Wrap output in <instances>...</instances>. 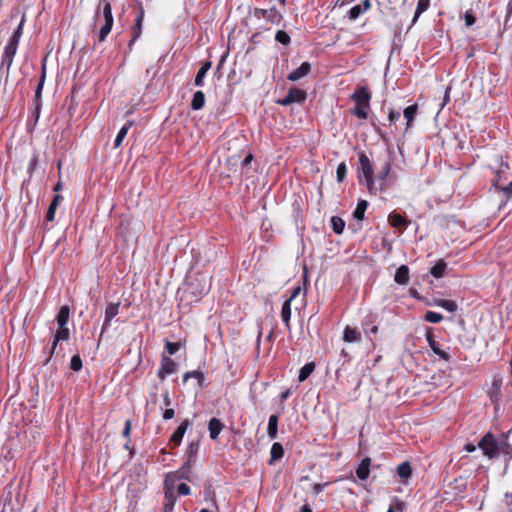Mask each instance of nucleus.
I'll use <instances>...</instances> for the list:
<instances>
[{
  "label": "nucleus",
  "mask_w": 512,
  "mask_h": 512,
  "mask_svg": "<svg viewBox=\"0 0 512 512\" xmlns=\"http://www.w3.org/2000/svg\"><path fill=\"white\" fill-rule=\"evenodd\" d=\"M94 24L100 25L98 34L99 42L105 41L114 24L111 3H105L102 10L100 7L97 8L94 15Z\"/></svg>",
  "instance_id": "1"
},
{
  "label": "nucleus",
  "mask_w": 512,
  "mask_h": 512,
  "mask_svg": "<svg viewBox=\"0 0 512 512\" xmlns=\"http://www.w3.org/2000/svg\"><path fill=\"white\" fill-rule=\"evenodd\" d=\"M359 164V171L361 172L365 179V185L367 190L369 191L370 194L376 195L378 191L382 190V185L377 186V183L374 179V169L372 162L370 161L368 156L363 152L359 154Z\"/></svg>",
  "instance_id": "2"
},
{
  "label": "nucleus",
  "mask_w": 512,
  "mask_h": 512,
  "mask_svg": "<svg viewBox=\"0 0 512 512\" xmlns=\"http://www.w3.org/2000/svg\"><path fill=\"white\" fill-rule=\"evenodd\" d=\"M187 286L191 294L202 296L211 288L210 277L206 274H198L194 277H190L188 278Z\"/></svg>",
  "instance_id": "3"
},
{
  "label": "nucleus",
  "mask_w": 512,
  "mask_h": 512,
  "mask_svg": "<svg viewBox=\"0 0 512 512\" xmlns=\"http://www.w3.org/2000/svg\"><path fill=\"white\" fill-rule=\"evenodd\" d=\"M478 447L488 458H494L499 454L498 438L491 433L484 435L478 443Z\"/></svg>",
  "instance_id": "4"
},
{
  "label": "nucleus",
  "mask_w": 512,
  "mask_h": 512,
  "mask_svg": "<svg viewBox=\"0 0 512 512\" xmlns=\"http://www.w3.org/2000/svg\"><path fill=\"white\" fill-rule=\"evenodd\" d=\"M306 92L296 87L288 90L287 95L283 99L276 101L277 104L282 106H289L292 103H302L306 100Z\"/></svg>",
  "instance_id": "5"
},
{
  "label": "nucleus",
  "mask_w": 512,
  "mask_h": 512,
  "mask_svg": "<svg viewBox=\"0 0 512 512\" xmlns=\"http://www.w3.org/2000/svg\"><path fill=\"white\" fill-rule=\"evenodd\" d=\"M425 336L431 350L441 359L448 362L450 360V356L447 352L441 349L440 344L435 339L432 327L426 328Z\"/></svg>",
  "instance_id": "6"
},
{
  "label": "nucleus",
  "mask_w": 512,
  "mask_h": 512,
  "mask_svg": "<svg viewBox=\"0 0 512 512\" xmlns=\"http://www.w3.org/2000/svg\"><path fill=\"white\" fill-rule=\"evenodd\" d=\"M177 371V364L170 357L163 355L161 358L160 368L158 370V377L164 380L167 375L173 374Z\"/></svg>",
  "instance_id": "7"
},
{
  "label": "nucleus",
  "mask_w": 512,
  "mask_h": 512,
  "mask_svg": "<svg viewBox=\"0 0 512 512\" xmlns=\"http://www.w3.org/2000/svg\"><path fill=\"white\" fill-rule=\"evenodd\" d=\"M351 99L355 104L370 106L371 93L366 86H360L355 89L354 93L351 95Z\"/></svg>",
  "instance_id": "8"
},
{
  "label": "nucleus",
  "mask_w": 512,
  "mask_h": 512,
  "mask_svg": "<svg viewBox=\"0 0 512 512\" xmlns=\"http://www.w3.org/2000/svg\"><path fill=\"white\" fill-rule=\"evenodd\" d=\"M255 16L258 18H264L272 24H279L282 20L281 13L275 8L255 9Z\"/></svg>",
  "instance_id": "9"
},
{
  "label": "nucleus",
  "mask_w": 512,
  "mask_h": 512,
  "mask_svg": "<svg viewBox=\"0 0 512 512\" xmlns=\"http://www.w3.org/2000/svg\"><path fill=\"white\" fill-rule=\"evenodd\" d=\"M190 425H191V422L188 419L183 420L181 422V424L177 427V429L171 435L169 443L171 445H173L174 447L179 446Z\"/></svg>",
  "instance_id": "10"
},
{
  "label": "nucleus",
  "mask_w": 512,
  "mask_h": 512,
  "mask_svg": "<svg viewBox=\"0 0 512 512\" xmlns=\"http://www.w3.org/2000/svg\"><path fill=\"white\" fill-rule=\"evenodd\" d=\"M119 306H120L119 303H109L106 306L105 317H104V322H103V326H102V329H101V334H103L104 331L108 329L111 320L116 315H118V313H119Z\"/></svg>",
  "instance_id": "11"
},
{
  "label": "nucleus",
  "mask_w": 512,
  "mask_h": 512,
  "mask_svg": "<svg viewBox=\"0 0 512 512\" xmlns=\"http://www.w3.org/2000/svg\"><path fill=\"white\" fill-rule=\"evenodd\" d=\"M388 222L392 227L399 229L401 232L407 229L411 223V221L397 213H390L388 216Z\"/></svg>",
  "instance_id": "12"
},
{
  "label": "nucleus",
  "mask_w": 512,
  "mask_h": 512,
  "mask_svg": "<svg viewBox=\"0 0 512 512\" xmlns=\"http://www.w3.org/2000/svg\"><path fill=\"white\" fill-rule=\"evenodd\" d=\"M510 434L511 431L508 433H502L498 438L499 454L502 453L504 455H508L509 460L512 458V444L509 443Z\"/></svg>",
  "instance_id": "13"
},
{
  "label": "nucleus",
  "mask_w": 512,
  "mask_h": 512,
  "mask_svg": "<svg viewBox=\"0 0 512 512\" xmlns=\"http://www.w3.org/2000/svg\"><path fill=\"white\" fill-rule=\"evenodd\" d=\"M176 495L173 488L166 486L164 492V508L163 512H173L176 503Z\"/></svg>",
  "instance_id": "14"
},
{
  "label": "nucleus",
  "mask_w": 512,
  "mask_h": 512,
  "mask_svg": "<svg viewBox=\"0 0 512 512\" xmlns=\"http://www.w3.org/2000/svg\"><path fill=\"white\" fill-rule=\"evenodd\" d=\"M311 65L308 62H303L297 69L293 70L289 75L290 81H298L310 73Z\"/></svg>",
  "instance_id": "15"
},
{
  "label": "nucleus",
  "mask_w": 512,
  "mask_h": 512,
  "mask_svg": "<svg viewBox=\"0 0 512 512\" xmlns=\"http://www.w3.org/2000/svg\"><path fill=\"white\" fill-rule=\"evenodd\" d=\"M224 425L218 418H211L208 423L209 436L212 440H216L223 430Z\"/></svg>",
  "instance_id": "16"
},
{
  "label": "nucleus",
  "mask_w": 512,
  "mask_h": 512,
  "mask_svg": "<svg viewBox=\"0 0 512 512\" xmlns=\"http://www.w3.org/2000/svg\"><path fill=\"white\" fill-rule=\"evenodd\" d=\"M371 466V459L369 457H365L362 459L361 463L356 469V476L360 480H366L369 477Z\"/></svg>",
  "instance_id": "17"
},
{
  "label": "nucleus",
  "mask_w": 512,
  "mask_h": 512,
  "mask_svg": "<svg viewBox=\"0 0 512 512\" xmlns=\"http://www.w3.org/2000/svg\"><path fill=\"white\" fill-rule=\"evenodd\" d=\"M278 422L279 416L277 414H273L269 417L267 434L271 440L276 439L278 436Z\"/></svg>",
  "instance_id": "18"
},
{
  "label": "nucleus",
  "mask_w": 512,
  "mask_h": 512,
  "mask_svg": "<svg viewBox=\"0 0 512 512\" xmlns=\"http://www.w3.org/2000/svg\"><path fill=\"white\" fill-rule=\"evenodd\" d=\"M394 280L397 284L406 285L409 282V268L407 265H401L395 273Z\"/></svg>",
  "instance_id": "19"
},
{
  "label": "nucleus",
  "mask_w": 512,
  "mask_h": 512,
  "mask_svg": "<svg viewBox=\"0 0 512 512\" xmlns=\"http://www.w3.org/2000/svg\"><path fill=\"white\" fill-rule=\"evenodd\" d=\"M343 340L347 343L359 342L361 334L356 328L346 326L343 332Z\"/></svg>",
  "instance_id": "20"
},
{
  "label": "nucleus",
  "mask_w": 512,
  "mask_h": 512,
  "mask_svg": "<svg viewBox=\"0 0 512 512\" xmlns=\"http://www.w3.org/2000/svg\"><path fill=\"white\" fill-rule=\"evenodd\" d=\"M212 63L210 61H206L202 64L200 69L198 70L194 84L198 87L204 86V79L206 77L207 72L210 70Z\"/></svg>",
  "instance_id": "21"
},
{
  "label": "nucleus",
  "mask_w": 512,
  "mask_h": 512,
  "mask_svg": "<svg viewBox=\"0 0 512 512\" xmlns=\"http://www.w3.org/2000/svg\"><path fill=\"white\" fill-rule=\"evenodd\" d=\"M284 456V448L282 444L274 442L270 450L269 464L272 465L276 461H279Z\"/></svg>",
  "instance_id": "22"
},
{
  "label": "nucleus",
  "mask_w": 512,
  "mask_h": 512,
  "mask_svg": "<svg viewBox=\"0 0 512 512\" xmlns=\"http://www.w3.org/2000/svg\"><path fill=\"white\" fill-rule=\"evenodd\" d=\"M62 199H63V197L61 195H59V194H56L53 197V199H52V201H51V203H50V205L48 207V211L46 213V221L51 222V221L54 220L55 214H56V210H57L60 202L62 201Z\"/></svg>",
  "instance_id": "23"
},
{
  "label": "nucleus",
  "mask_w": 512,
  "mask_h": 512,
  "mask_svg": "<svg viewBox=\"0 0 512 512\" xmlns=\"http://www.w3.org/2000/svg\"><path fill=\"white\" fill-rule=\"evenodd\" d=\"M397 475L400 477V479L403 483H406L407 480L411 477L412 468L408 461L402 462L397 467Z\"/></svg>",
  "instance_id": "24"
},
{
  "label": "nucleus",
  "mask_w": 512,
  "mask_h": 512,
  "mask_svg": "<svg viewBox=\"0 0 512 512\" xmlns=\"http://www.w3.org/2000/svg\"><path fill=\"white\" fill-rule=\"evenodd\" d=\"M69 329L67 327H63V328H59V330L57 331V333L55 334L54 336V340H53V343H52V347H51V355H53L56 347H57V344L58 342L60 341H66L69 339Z\"/></svg>",
  "instance_id": "25"
},
{
  "label": "nucleus",
  "mask_w": 512,
  "mask_h": 512,
  "mask_svg": "<svg viewBox=\"0 0 512 512\" xmlns=\"http://www.w3.org/2000/svg\"><path fill=\"white\" fill-rule=\"evenodd\" d=\"M69 314H70V309L68 306L64 305L60 308V310L57 314V317H56V321H57L59 328L66 327L68 320H69Z\"/></svg>",
  "instance_id": "26"
},
{
  "label": "nucleus",
  "mask_w": 512,
  "mask_h": 512,
  "mask_svg": "<svg viewBox=\"0 0 512 512\" xmlns=\"http://www.w3.org/2000/svg\"><path fill=\"white\" fill-rule=\"evenodd\" d=\"M281 318L286 328L290 330V319H291V303L290 300H286L281 308Z\"/></svg>",
  "instance_id": "27"
},
{
  "label": "nucleus",
  "mask_w": 512,
  "mask_h": 512,
  "mask_svg": "<svg viewBox=\"0 0 512 512\" xmlns=\"http://www.w3.org/2000/svg\"><path fill=\"white\" fill-rule=\"evenodd\" d=\"M132 125H133V121H128L125 125H123L121 127V129L118 131V134L115 138L114 148H118L122 144L123 140L125 139L128 131Z\"/></svg>",
  "instance_id": "28"
},
{
  "label": "nucleus",
  "mask_w": 512,
  "mask_h": 512,
  "mask_svg": "<svg viewBox=\"0 0 512 512\" xmlns=\"http://www.w3.org/2000/svg\"><path fill=\"white\" fill-rule=\"evenodd\" d=\"M205 104V94L202 91H196L191 101V108L193 110H200Z\"/></svg>",
  "instance_id": "29"
},
{
  "label": "nucleus",
  "mask_w": 512,
  "mask_h": 512,
  "mask_svg": "<svg viewBox=\"0 0 512 512\" xmlns=\"http://www.w3.org/2000/svg\"><path fill=\"white\" fill-rule=\"evenodd\" d=\"M435 305L438 307H441L451 313L457 311V309H458V305L454 300L437 299V300H435Z\"/></svg>",
  "instance_id": "30"
},
{
  "label": "nucleus",
  "mask_w": 512,
  "mask_h": 512,
  "mask_svg": "<svg viewBox=\"0 0 512 512\" xmlns=\"http://www.w3.org/2000/svg\"><path fill=\"white\" fill-rule=\"evenodd\" d=\"M390 170H391V164L389 161L385 162L381 171L378 173V176H377V186H380L382 185V189L384 188L385 184H386V180H387V177L390 173Z\"/></svg>",
  "instance_id": "31"
},
{
  "label": "nucleus",
  "mask_w": 512,
  "mask_h": 512,
  "mask_svg": "<svg viewBox=\"0 0 512 512\" xmlns=\"http://www.w3.org/2000/svg\"><path fill=\"white\" fill-rule=\"evenodd\" d=\"M368 202L366 200H360L353 212L354 219L362 221L364 219V213L368 208Z\"/></svg>",
  "instance_id": "32"
},
{
  "label": "nucleus",
  "mask_w": 512,
  "mask_h": 512,
  "mask_svg": "<svg viewBox=\"0 0 512 512\" xmlns=\"http://www.w3.org/2000/svg\"><path fill=\"white\" fill-rule=\"evenodd\" d=\"M315 370V363H306L299 371L298 379L300 382L305 381Z\"/></svg>",
  "instance_id": "33"
},
{
  "label": "nucleus",
  "mask_w": 512,
  "mask_h": 512,
  "mask_svg": "<svg viewBox=\"0 0 512 512\" xmlns=\"http://www.w3.org/2000/svg\"><path fill=\"white\" fill-rule=\"evenodd\" d=\"M418 107L416 104L410 105L404 109V117L407 121V128L412 126V122L417 114Z\"/></svg>",
  "instance_id": "34"
},
{
  "label": "nucleus",
  "mask_w": 512,
  "mask_h": 512,
  "mask_svg": "<svg viewBox=\"0 0 512 512\" xmlns=\"http://www.w3.org/2000/svg\"><path fill=\"white\" fill-rule=\"evenodd\" d=\"M446 267H447L446 262L443 260H440L430 269V273L435 278H441L444 275Z\"/></svg>",
  "instance_id": "35"
},
{
  "label": "nucleus",
  "mask_w": 512,
  "mask_h": 512,
  "mask_svg": "<svg viewBox=\"0 0 512 512\" xmlns=\"http://www.w3.org/2000/svg\"><path fill=\"white\" fill-rule=\"evenodd\" d=\"M430 6V0H418L417 7L415 10L414 18H413V24L417 21V19L420 17L422 13L428 10Z\"/></svg>",
  "instance_id": "36"
},
{
  "label": "nucleus",
  "mask_w": 512,
  "mask_h": 512,
  "mask_svg": "<svg viewBox=\"0 0 512 512\" xmlns=\"http://www.w3.org/2000/svg\"><path fill=\"white\" fill-rule=\"evenodd\" d=\"M370 106H362L360 104H355V107L351 110V113L359 119L366 120L368 118L367 110Z\"/></svg>",
  "instance_id": "37"
},
{
  "label": "nucleus",
  "mask_w": 512,
  "mask_h": 512,
  "mask_svg": "<svg viewBox=\"0 0 512 512\" xmlns=\"http://www.w3.org/2000/svg\"><path fill=\"white\" fill-rule=\"evenodd\" d=\"M331 227L334 233L341 234L345 228V222L342 218L338 216H333L331 218Z\"/></svg>",
  "instance_id": "38"
},
{
  "label": "nucleus",
  "mask_w": 512,
  "mask_h": 512,
  "mask_svg": "<svg viewBox=\"0 0 512 512\" xmlns=\"http://www.w3.org/2000/svg\"><path fill=\"white\" fill-rule=\"evenodd\" d=\"M189 378H196L200 386L203 385L204 375L198 370L188 371L183 375V382L186 383Z\"/></svg>",
  "instance_id": "39"
},
{
  "label": "nucleus",
  "mask_w": 512,
  "mask_h": 512,
  "mask_svg": "<svg viewBox=\"0 0 512 512\" xmlns=\"http://www.w3.org/2000/svg\"><path fill=\"white\" fill-rule=\"evenodd\" d=\"M24 23H25V15L22 16L21 21H20L18 27L15 29V31L13 32L12 36L9 39L10 41L19 43L20 38H21L22 33H23Z\"/></svg>",
  "instance_id": "40"
},
{
  "label": "nucleus",
  "mask_w": 512,
  "mask_h": 512,
  "mask_svg": "<svg viewBox=\"0 0 512 512\" xmlns=\"http://www.w3.org/2000/svg\"><path fill=\"white\" fill-rule=\"evenodd\" d=\"M424 319L430 323H439L442 321L443 316L440 313L434 311H427L424 315Z\"/></svg>",
  "instance_id": "41"
},
{
  "label": "nucleus",
  "mask_w": 512,
  "mask_h": 512,
  "mask_svg": "<svg viewBox=\"0 0 512 512\" xmlns=\"http://www.w3.org/2000/svg\"><path fill=\"white\" fill-rule=\"evenodd\" d=\"M364 11L361 9V7L358 5L353 6L347 13V17L349 20L354 21L357 18H359Z\"/></svg>",
  "instance_id": "42"
},
{
  "label": "nucleus",
  "mask_w": 512,
  "mask_h": 512,
  "mask_svg": "<svg viewBox=\"0 0 512 512\" xmlns=\"http://www.w3.org/2000/svg\"><path fill=\"white\" fill-rule=\"evenodd\" d=\"M18 44L19 43H16V42H13V41H8V43L6 44L5 48H4V55H7V56H11V57H14L16 52H17V48H18Z\"/></svg>",
  "instance_id": "43"
},
{
  "label": "nucleus",
  "mask_w": 512,
  "mask_h": 512,
  "mask_svg": "<svg viewBox=\"0 0 512 512\" xmlns=\"http://www.w3.org/2000/svg\"><path fill=\"white\" fill-rule=\"evenodd\" d=\"M141 33H142V24L135 23L133 37L128 43V48L130 51L132 50V46H133L134 42L141 36Z\"/></svg>",
  "instance_id": "44"
},
{
  "label": "nucleus",
  "mask_w": 512,
  "mask_h": 512,
  "mask_svg": "<svg viewBox=\"0 0 512 512\" xmlns=\"http://www.w3.org/2000/svg\"><path fill=\"white\" fill-rule=\"evenodd\" d=\"M275 40L283 45H288L291 41L290 36L283 30L276 32Z\"/></svg>",
  "instance_id": "45"
},
{
  "label": "nucleus",
  "mask_w": 512,
  "mask_h": 512,
  "mask_svg": "<svg viewBox=\"0 0 512 512\" xmlns=\"http://www.w3.org/2000/svg\"><path fill=\"white\" fill-rule=\"evenodd\" d=\"M346 174H347V167H346V164L344 162H341L338 166H337V170H336V177H337V181L339 183L343 182V180L345 179L346 177Z\"/></svg>",
  "instance_id": "46"
},
{
  "label": "nucleus",
  "mask_w": 512,
  "mask_h": 512,
  "mask_svg": "<svg viewBox=\"0 0 512 512\" xmlns=\"http://www.w3.org/2000/svg\"><path fill=\"white\" fill-rule=\"evenodd\" d=\"M45 78H46V67L45 65L43 64L42 65V75H41V78H40V81H39V84L36 88V91H35V98L38 99L40 96H41V92H42V89H43V85H44V82H45Z\"/></svg>",
  "instance_id": "47"
},
{
  "label": "nucleus",
  "mask_w": 512,
  "mask_h": 512,
  "mask_svg": "<svg viewBox=\"0 0 512 512\" xmlns=\"http://www.w3.org/2000/svg\"><path fill=\"white\" fill-rule=\"evenodd\" d=\"M70 369L76 372L82 369V359L79 355H74L71 358Z\"/></svg>",
  "instance_id": "48"
},
{
  "label": "nucleus",
  "mask_w": 512,
  "mask_h": 512,
  "mask_svg": "<svg viewBox=\"0 0 512 512\" xmlns=\"http://www.w3.org/2000/svg\"><path fill=\"white\" fill-rule=\"evenodd\" d=\"M391 509L395 510V512H403L404 511V503L400 501L397 497H394L390 503Z\"/></svg>",
  "instance_id": "49"
},
{
  "label": "nucleus",
  "mask_w": 512,
  "mask_h": 512,
  "mask_svg": "<svg viewBox=\"0 0 512 512\" xmlns=\"http://www.w3.org/2000/svg\"><path fill=\"white\" fill-rule=\"evenodd\" d=\"M165 347L169 355H174L180 349V343L167 341Z\"/></svg>",
  "instance_id": "50"
},
{
  "label": "nucleus",
  "mask_w": 512,
  "mask_h": 512,
  "mask_svg": "<svg viewBox=\"0 0 512 512\" xmlns=\"http://www.w3.org/2000/svg\"><path fill=\"white\" fill-rule=\"evenodd\" d=\"M198 443L197 442H191L187 448V453H188V462H190L192 460L193 457H195V455L197 454V451H198Z\"/></svg>",
  "instance_id": "51"
},
{
  "label": "nucleus",
  "mask_w": 512,
  "mask_h": 512,
  "mask_svg": "<svg viewBox=\"0 0 512 512\" xmlns=\"http://www.w3.org/2000/svg\"><path fill=\"white\" fill-rule=\"evenodd\" d=\"M363 330L366 334L376 335L378 333L377 325H370L367 321L363 322Z\"/></svg>",
  "instance_id": "52"
},
{
  "label": "nucleus",
  "mask_w": 512,
  "mask_h": 512,
  "mask_svg": "<svg viewBox=\"0 0 512 512\" xmlns=\"http://www.w3.org/2000/svg\"><path fill=\"white\" fill-rule=\"evenodd\" d=\"M464 19H465V25H466L467 27L472 26V25L475 23V21H476V17H475V16L473 15V13H472V12H470V11H467V12L465 13V15H464Z\"/></svg>",
  "instance_id": "53"
},
{
  "label": "nucleus",
  "mask_w": 512,
  "mask_h": 512,
  "mask_svg": "<svg viewBox=\"0 0 512 512\" xmlns=\"http://www.w3.org/2000/svg\"><path fill=\"white\" fill-rule=\"evenodd\" d=\"M400 119V113L396 110L390 109L388 112V120L390 124L395 123Z\"/></svg>",
  "instance_id": "54"
},
{
  "label": "nucleus",
  "mask_w": 512,
  "mask_h": 512,
  "mask_svg": "<svg viewBox=\"0 0 512 512\" xmlns=\"http://www.w3.org/2000/svg\"><path fill=\"white\" fill-rule=\"evenodd\" d=\"M131 426H132L131 420H126L124 429L122 431V436L124 438H126L127 440H130Z\"/></svg>",
  "instance_id": "55"
},
{
  "label": "nucleus",
  "mask_w": 512,
  "mask_h": 512,
  "mask_svg": "<svg viewBox=\"0 0 512 512\" xmlns=\"http://www.w3.org/2000/svg\"><path fill=\"white\" fill-rule=\"evenodd\" d=\"M177 492L179 495H189L190 494V487L185 483H180L177 487Z\"/></svg>",
  "instance_id": "56"
},
{
  "label": "nucleus",
  "mask_w": 512,
  "mask_h": 512,
  "mask_svg": "<svg viewBox=\"0 0 512 512\" xmlns=\"http://www.w3.org/2000/svg\"><path fill=\"white\" fill-rule=\"evenodd\" d=\"M13 59L14 57H11V56H7V55H2V61H1V66H6L7 67V70L10 69L12 63H13Z\"/></svg>",
  "instance_id": "57"
},
{
  "label": "nucleus",
  "mask_w": 512,
  "mask_h": 512,
  "mask_svg": "<svg viewBox=\"0 0 512 512\" xmlns=\"http://www.w3.org/2000/svg\"><path fill=\"white\" fill-rule=\"evenodd\" d=\"M144 19V9L140 5L135 17V23L142 24Z\"/></svg>",
  "instance_id": "58"
},
{
  "label": "nucleus",
  "mask_w": 512,
  "mask_h": 512,
  "mask_svg": "<svg viewBox=\"0 0 512 512\" xmlns=\"http://www.w3.org/2000/svg\"><path fill=\"white\" fill-rule=\"evenodd\" d=\"M504 500H505V504L506 506L509 508V511L512 510V493H505L504 495Z\"/></svg>",
  "instance_id": "59"
},
{
  "label": "nucleus",
  "mask_w": 512,
  "mask_h": 512,
  "mask_svg": "<svg viewBox=\"0 0 512 512\" xmlns=\"http://www.w3.org/2000/svg\"><path fill=\"white\" fill-rule=\"evenodd\" d=\"M174 415H175V411H174V409H172V408H167V409L164 411V413H163V418H164L165 420H170V419H172V418L174 417Z\"/></svg>",
  "instance_id": "60"
},
{
  "label": "nucleus",
  "mask_w": 512,
  "mask_h": 512,
  "mask_svg": "<svg viewBox=\"0 0 512 512\" xmlns=\"http://www.w3.org/2000/svg\"><path fill=\"white\" fill-rule=\"evenodd\" d=\"M450 90H451V87H446V90H445V94H444V97H443V103L441 105V108H443L445 105L448 104V102L450 101Z\"/></svg>",
  "instance_id": "61"
},
{
  "label": "nucleus",
  "mask_w": 512,
  "mask_h": 512,
  "mask_svg": "<svg viewBox=\"0 0 512 512\" xmlns=\"http://www.w3.org/2000/svg\"><path fill=\"white\" fill-rule=\"evenodd\" d=\"M300 292H301L300 286L294 287L292 290L291 296L287 300H290V303H291L292 300L295 299L299 295Z\"/></svg>",
  "instance_id": "62"
},
{
  "label": "nucleus",
  "mask_w": 512,
  "mask_h": 512,
  "mask_svg": "<svg viewBox=\"0 0 512 512\" xmlns=\"http://www.w3.org/2000/svg\"><path fill=\"white\" fill-rule=\"evenodd\" d=\"M328 485V483L326 484H314L313 487H312V490L315 494H319L323 491L324 487Z\"/></svg>",
  "instance_id": "63"
},
{
  "label": "nucleus",
  "mask_w": 512,
  "mask_h": 512,
  "mask_svg": "<svg viewBox=\"0 0 512 512\" xmlns=\"http://www.w3.org/2000/svg\"><path fill=\"white\" fill-rule=\"evenodd\" d=\"M503 191L508 197L512 195V181L503 188Z\"/></svg>",
  "instance_id": "64"
}]
</instances>
